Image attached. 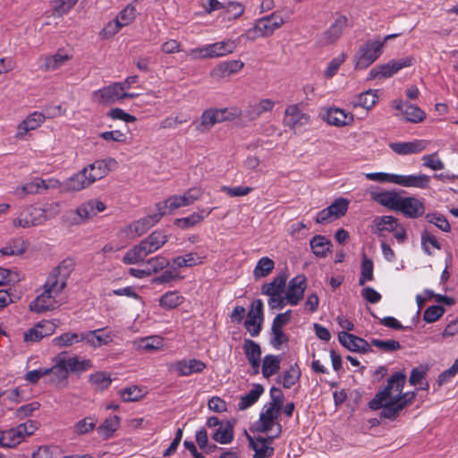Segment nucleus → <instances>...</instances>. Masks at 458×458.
<instances>
[{"label":"nucleus","instance_id":"obj_53","mask_svg":"<svg viewBox=\"0 0 458 458\" xmlns=\"http://www.w3.org/2000/svg\"><path fill=\"white\" fill-rule=\"evenodd\" d=\"M242 348L248 361L253 360V359H260L261 348L259 344L253 340L245 339Z\"/></svg>","mask_w":458,"mask_h":458},{"label":"nucleus","instance_id":"obj_46","mask_svg":"<svg viewBox=\"0 0 458 458\" xmlns=\"http://www.w3.org/2000/svg\"><path fill=\"white\" fill-rule=\"evenodd\" d=\"M403 114L405 115V120L407 122L413 123L422 122L426 117V114L423 110L417 106L409 103H405Z\"/></svg>","mask_w":458,"mask_h":458},{"label":"nucleus","instance_id":"obj_9","mask_svg":"<svg viewBox=\"0 0 458 458\" xmlns=\"http://www.w3.org/2000/svg\"><path fill=\"white\" fill-rule=\"evenodd\" d=\"M57 185V180L49 179L43 180L40 178H35L33 181L17 187L13 194L20 199H23L25 196L29 194H38L43 193L45 191L48 189H54Z\"/></svg>","mask_w":458,"mask_h":458},{"label":"nucleus","instance_id":"obj_26","mask_svg":"<svg viewBox=\"0 0 458 458\" xmlns=\"http://www.w3.org/2000/svg\"><path fill=\"white\" fill-rule=\"evenodd\" d=\"M400 198H401V194L394 191L371 192V199L375 202L387 208L388 209H390L392 211H395Z\"/></svg>","mask_w":458,"mask_h":458},{"label":"nucleus","instance_id":"obj_44","mask_svg":"<svg viewBox=\"0 0 458 458\" xmlns=\"http://www.w3.org/2000/svg\"><path fill=\"white\" fill-rule=\"evenodd\" d=\"M184 298L176 292H167L159 299V305L165 309H175L183 302Z\"/></svg>","mask_w":458,"mask_h":458},{"label":"nucleus","instance_id":"obj_49","mask_svg":"<svg viewBox=\"0 0 458 458\" xmlns=\"http://www.w3.org/2000/svg\"><path fill=\"white\" fill-rule=\"evenodd\" d=\"M216 124L214 109H208L203 112L200 117V123L196 125V130L201 132L209 131Z\"/></svg>","mask_w":458,"mask_h":458},{"label":"nucleus","instance_id":"obj_14","mask_svg":"<svg viewBox=\"0 0 458 458\" xmlns=\"http://www.w3.org/2000/svg\"><path fill=\"white\" fill-rule=\"evenodd\" d=\"M307 288V279L304 275H298L290 280L285 293L286 302L295 306L304 296Z\"/></svg>","mask_w":458,"mask_h":458},{"label":"nucleus","instance_id":"obj_13","mask_svg":"<svg viewBox=\"0 0 458 458\" xmlns=\"http://www.w3.org/2000/svg\"><path fill=\"white\" fill-rule=\"evenodd\" d=\"M395 212H401L407 218H418L425 213V205L415 197H402Z\"/></svg>","mask_w":458,"mask_h":458},{"label":"nucleus","instance_id":"obj_32","mask_svg":"<svg viewBox=\"0 0 458 458\" xmlns=\"http://www.w3.org/2000/svg\"><path fill=\"white\" fill-rule=\"evenodd\" d=\"M275 102L269 98L260 100L258 104L250 106L244 112V116L253 121L262 115L263 113L270 112L274 108Z\"/></svg>","mask_w":458,"mask_h":458},{"label":"nucleus","instance_id":"obj_52","mask_svg":"<svg viewBox=\"0 0 458 458\" xmlns=\"http://www.w3.org/2000/svg\"><path fill=\"white\" fill-rule=\"evenodd\" d=\"M370 344L380 349L384 352H394L402 348L400 343L396 340H379L376 338H372L370 340Z\"/></svg>","mask_w":458,"mask_h":458},{"label":"nucleus","instance_id":"obj_61","mask_svg":"<svg viewBox=\"0 0 458 458\" xmlns=\"http://www.w3.org/2000/svg\"><path fill=\"white\" fill-rule=\"evenodd\" d=\"M56 367H57V364H55L49 369L40 368L38 369L30 370L26 373L25 379L28 382H30V384H36L39 380L40 377H45V376L49 375L50 373L54 372Z\"/></svg>","mask_w":458,"mask_h":458},{"label":"nucleus","instance_id":"obj_40","mask_svg":"<svg viewBox=\"0 0 458 458\" xmlns=\"http://www.w3.org/2000/svg\"><path fill=\"white\" fill-rule=\"evenodd\" d=\"M374 224L377 228L376 233L379 235H381L382 231L394 232L400 225L397 218L393 216H377L374 219Z\"/></svg>","mask_w":458,"mask_h":458},{"label":"nucleus","instance_id":"obj_63","mask_svg":"<svg viewBox=\"0 0 458 458\" xmlns=\"http://www.w3.org/2000/svg\"><path fill=\"white\" fill-rule=\"evenodd\" d=\"M122 27L130 24L135 19V8L132 5H127L123 9L115 18Z\"/></svg>","mask_w":458,"mask_h":458},{"label":"nucleus","instance_id":"obj_59","mask_svg":"<svg viewBox=\"0 0 458 458\" xmlns=\"http://www.w3.org/2000/svg\"><path fill=\"white\" fill-rule=\"evenodd\" d=\"M204 219V216L199 213H192L191 216L182 218H176L174 225L182 229H187L196 225Z\"/></svg>","mask_w":458,"mask_h":458},{"label":"nucleus","instance_id":"obj_2","mask_svg":"<svg viewBox=\"0 0 458 458\" xmlns=\"http://www.w3.org/2000/svg\"><path fill=\"white\" fill-rule=\"evenodd\" d=\"M168 241V236L162 231H154L145 240L130 249L123 258L126 265L138 264L150 253L160 249Z\"/></svg>","mask_w":458,"mask_h":458},{"label":"nucleus","instance_id":"obj_16","mask_svg":"<svg viewBox=\"0 0 458 458\" xmlns=\"http://www.w3.org/2000/svg\"><path fill=\"white\" fill-rule=\"evenodd\" d=\"M89 177L94 183L97 180H100L106 177L110 171L115 169L117 167V161L113 157H108L106 159L96 160L92 164L88 166Z\"/></svg>","mask_w":458,"mask_h":458},{"label":"nucleus","instance_id":"obj_4","mask_svg":"<svg viewBox=\"0 0 458 458\" xmlns=\"http://www.w3.org/2000/svg\"><path fill=\"white\" fill-rule=\"evenodd\" d=\"M55 213L50 208H42L34 205L26 207L19 215L14 218L13 225L15 227L30 228L42 225L47 220L54 218Z\"/></svg>","mask_w":458,"mask_h":458},{"label":"nucleus","instance_id":"obj_1","mask_svg":"<svg viewBox=\"0 0 458 458\" xmlns=\"http://www.w3.org/2000/svg\"><path fill=\"white\" fill-rule=\"evenodd\" d=\"M405 382L406 374L403 371L394 373L387 379V384L384 388L378 391L369 401V409L372 411L381 410L379 413L381 419L395 420L404 408L394 396H392V391L394 390L400 394L403 389Z\"/></svg>","mask_w":458,"mask_h":458},{"label":"nucleus","instance_id":"obj_55","mask_svg":"<svg viewBox=\"0 0 458 458\" xmlns=\"http://www.w3.org/2000/svg\"><path fill=\"white\" fill-rule=\"evenodd\" d=\"M348 206L349 200L340 197L336 199L330 206H328V208L334 215V218L338 219L346 214Z\"/></svg>","mask_w":458,"mask_h":458},{"label":"nucleus","instance_id":"obj_12","mask_svg":"<svg viewBox=\"0 0 458 458\" xmlns=\"http://www.w3.org/2000/svg\"><path fill=\"white\" fill-rule=\"evenodd\" d=\"M276 426L277 433L275 436L268 437L267 438H265L263 437H258L256 438L257 442L262 444L260 447L254 441V439L246 432V437L249 440V445L255 452L253 458H268L274 454V448L271 446H267V444L271 443L274 438H276L281 435L282 426L280 423H276Z\"/></svg>","mask_w":458,"mask_h":458},{"label":"nucleus","instance_id":"obj_45","mask_svg":"<svg viewBox=\"0 0 458 458\" xmlns=\"http://www.w3.org/2000/svg\"><path fill=\"white\" fill-rule=\"evenodd\" d=\"M274 267L275 262L273 259L268 257L261 258L254 268L253 275L256 278L265 277L272 272Z\"/></svg>","mask_w":458,"mask_h":458},{"label":"nucleus","instance_id":"obj_6","mask_svg":"<svg viewBox=\"0 0 458 458\" xmlns=\"http://www.w3.org/2000/svg\"><path fill=\"white\" fill-rule=\"evenodd\" d=\"M57 284V276L52 275L50 280L44 285V292L30 302L29 308L30 311L41 313L54 309L55 303L53 291Z\"/></svg>","mask_w":458,"mask_h":458},{"label":"nucleus","instance_id":"obj_42","mask_svg":"<svg viewBox=\"0 0 458 458\" xmlns=\"http://www.w3.org/2000/svg\"><path fill=\"white\" fill-rule=\"evenodd\" d=\"M120 425V418L116 415L106 418L105 421L98 428V432L104 436L105 439L110 438L117 430Z\"/></svg>","mask_w":458,"mask_h":458},{"label":"nucleus","instance_id":"obj_28","mask_svg":"<svg viewBox=\"0 0 458 458\" xmlns=\"http://www.w3.org/2000/svg\"><path fill=\"white\" fill-rule=\"evenodd\" d=\"M412 64V57L408 56L398 60H391L386 64H380L381 78H389L403 68Z\"/></svg>","mask_w":458,"mask_h":458},{"label":"nucleus","instance_id":"obj_11","mask_svg":"<svg viewBox=\"0 0 458 458\" xmlns=\"http://www.w3.org/2000/svg\"><path fill=\"white\" fill-rule=\"evenodd\" d=\"M92 184L88 175V167H84L64 182L59 183V193L80 191Z\"/></svg>","mask_w":458,"mask_h":458},{"label":"nucleus","instance_id":"obj_22","mask_svg":"<svg viewBox=\"0 0 458 458\" xmlns=\"http://www.w3.org/2000/svg\"><path fill=\"white\" fill-rule=\"evenodd\" d=\"M284 123L292 129L296 126L305 125L310 122V115L302 113L298 105L288 106L284 111Z\"/></svg>","mask_w":458,"mask_h":458},{"label":"nucleus","instance_id":"obj_8","mask_svg":"<svg viewBox=\"0 0 458 458\" xmlns=\"http://www.w3.org/2000/svg\"><path fill=\"white\" fill-rule=\"evenodd\" d=\"M263 320V302L261 300L258 299L251 304L244 322V327L250 332L251 336H257L259 335Z\"/></svg>","mask_w":458,"mask_h":458},{"label":"nucleus","instance_id":"obj_64","mask_svg":"<svg viewBox=\"0 0 458 458\" xmlns=\"http://www.w3.org/2000/svg\"><path fill=\"white\" fill-rule=\"evenodd\" d=\"M96 427V420L91 417H86L83 420L78 421L75 426V432L78 435H84L94 429Z\"/></svg>","mask_w":458,"mask_h":458},{"label":"nucleus","instance_id":"obj_60","mask_svg":"<svg viewBox=\"0 0 458 458\" xmlns=\"http://www.w3.org/2000/svg\"><path fill=\"white\" fill-rule=\"evenodd\" d=\"M445 313V308L440 305L429 306L423 314V320L427 323H433L438 320Z\"/></svg>","mask_w":458,"mask_h":458},{"label":"nucleus","instance_id":"obj_21","mask_svg":"<svg viewBox=\"0 0 458 458\" xmlns=\"http://www.w3.org/2000/svg\"><path fill=\"white\" fill-rule=\"evenodd\" d=\"M427 142L423 140H415L410 142H391L389 148L398 155L417 154L424 150Z\"/></svg>","mask_w":458,"mask_h":458},{"label":"nucleus","instance_id":"obj_33","mask_svg":"<svg viewBox=\"0 0 458 458\" xmlns=\"http://www.w3.org/2000/svg\"><path fill=\"white\" fill-rule=\"evenodd\" d=\"M29 242L19 237L10 240L6 245L0 249L3 256H21L26 252Z\"/></svg>","mask_w":458,"mask_h":458},{"label":"nucleus","instance_id":"obj_18","mask_svg":"<svg viewBox=\"0 0 458 458\" xmlns=\"http://www.w3.org/2000/svg\"><path fill=\"white\" fill-rule=\"evenodd\" d=\"M56 328V325L52 321H43L38 323L37 327H32L23 334L24 342H38L43 337L52 335Z\"/></svg>","mask_w":458,"mask_h":458},{"label":"nucleus","instance_id":"obj_24","mask_svg":"<svg viewBox=\"0 0 458 458\" xmlns=\"http://www.w3.org/2000/svg\"><path fill=\"white\" fill-rule=\"evenodd\" d=\"M45 121V115L41 113L35 112L28 115L22 122L17 126V131L15 137L22 139L27 132L32 130H36Z\"/></svg>","mask_w":458,"mask_h":458},{"label":"nucleus","instance_id":"obj_30","mask_svg":"<svg viewBox=\"0 0 458 458\" xmlns=\"http://www.w3.org/2000/svg\"><path fill=\"white\" fill-rule=\"evenodd\" d=\"M286 280V273H279L270 283L264 284L262 285V294L268 296L280 295L285 288Z\"/></svg>","mask_w":458,"mask_h":458},{"label":"nucleus","instance_id":"obj_48","mask_svg":"<svg viewBox=\"0 0 458 458\" xmlns=\"http://www.w3.org/2000/svg\"><path fill=\"white\" fill-rule=\"evenodd\" d=\"M373 268L374 265L372 259L364 254L362 257L360 276L359 279L360 285H364L366 281H372L374 279Z\"/></svg>","mask_w":458,"mask_h":458},{"label":"nucleus","instance_id":"obj_37","mask_svg":"<svg viewBox=\"0 0 458 458\" xmlns=\"http://www.w3.org/2000/svg\"><path fill=\"white\" fill-rule=\"evenodd\" d=\"M212 438L222 445L230 444L233 440V424L231 421H226L225 426H220L214 432Z\"/></svg>","mask_w":458,"mask_h":458},{"label":"nucleus","instance_id":"obj_57","mask_svg":"<svg viewBox=\"0 0 458 458\" xmlns=\"http://www.w3.org/2000/svg\"><path fill=\"white\" fill-rule=\"evenodd\" d=\"M169 264L170 262L166 258L157 256L148 259L146 267L147 270L149 271L150 276L151 274L157 273L158 271L167 267Z\"/></svg>","mask_w":458,"mask_h":458},{"label":"nucleus","instance_id":"obj_50","mask_svg":"<svg viewBox=\"0 0 458 458\" xmlns=\"http://www.w3.org/2000/svg\"><path fill=\"white\" fill-rule=\"evenodd\" d=\"M89 382L92 383L98 390L103 391L109 387L112 379L106 372L98 371L89 376Z\"/></svg>","mask_w":458,"mask_h":458},{"label":"nucleus","instance_id":"obj_19","mask_svg":"<svg viewBox=\"0 0 458 458\" xmlns=\"http://www.w3.org/2000/svg\"><path fill=\"white\" fill-rule=\"evenodd\" d=\"M202 195V189L199 187H193L189 189L183 195L177 196L174 195L169 197L170 210L173 211L175 208L181 207H186L192 204L195 200L199 199Z\"/></svg>","mask_w":458,"mask_h":458},{"label":"nucleus","instance_id":"obj_5","mask_svg":"<svg viewBox=\"0 0 458 458\" xmlns=\"http://www.w3.org/2000/svg\"><path fill=\"white\" fill-rule=\"evenodd\" d=\"M384 42L368 40L360 46L355 54V69L363 70L372 64L381 55Z\"/></svg>","mask_w":458,"mask_h":458},{"label":"nucleus","instance_id":"obj_56","mask_svg":"<svg viewBox=\"0 0 458 458\" xmlns=\"http://www.w3.org/2000/svg\"><path fill=\"white\" fill-rule=\"evenodd\" d=\"M244 6L239 2H228L224 7V15L228 20H235L242 15Z\"/></svg>","mask_w":458,"mask_h":458},{"label":"nucleus","instance_id":"obj_35","mask_svg":"<svg viewBox=\"0 0 458 458\" xmlns=\"http://www.w3.org/2000/svg\"><path fill=\"white\" fill-rule=\"evenodd\" d=\"M162 214L156 213L154 215H148L138 221H135L131 225V229L133 230L138 236L145 233L149 228L154 226L161 219Z\"/></svg>","mask_w":458,"mask_h":458},{"label":"nucleus","instance_id":"obj_39","mask_svg":"<svg viewBox=\"0 0 458 458\" xmlns=\"http://www.w3.org/2000/svg\"><path fill=\"white\" fill-rule=\"evenodd\" d=\"M264 392V387L260 384H255L252 389L245 395L241 397L238 404L239 410L243 411L254 404Z\"/></svg>","mask_w":458,"mask_h":458},{"label":"nucleus","instance_id":"obj_41","mask_svg":"<svg viewBox=\"0 0 458 458\" xmlns=\"http://www.w3.org/2000/svg\"><path fill=\"white\" fill-rule=\"evenodd\" d=\"M280 369V358L276 355L268 354L263 359L262 374L266 378L276 374Z\"/></svg>","mask_w":458,"mask_h":458},{"label":"nucleus","instance_id":"obj_29","mask_svg":"<svg viewBox=\"0 0 458 458\" xmlns=\"http://www.w3.org/2000/svg\"><path fill=\"white\" fill-rule=\"evenodd\" d=\"M310 246L313 254L318 258H326L332 251L331 241L321 234L313 236L310 241Z\"/></svg>","mask_w":458,"mask_h":458},{"label":"nucleus","instance_id":"obj_17","mask_svg":"<svg viewBox=\"0 0 458 458\" xmlns=\"http://www.w3.org/2000/svg\"><path fill=\"white\" fill-rule=\"evenodd\" d=\"M125 89L123 83L114 82L94 92L99 104H113L121 99L122 91Z\"/></svg>","mask_w":458,"mask_h":458},{"label":"nucleus","instance_id":"obj_34","mask_svg":"<svg viewBox=\"0 0 458 458\" xmlns=\"http://www.w3.org/2000/svg\"><path fill=\"white\" fill-rule=\"evenodd\" d=\"M23 440L17 427L0 431V446L2 447L13 448Z\"/></svg>","mask_w":458,"mask_h":458},{"label":"nucleus","instance_id":"obj_43","mask_svg":"<svg viewBox=\"0 0 458 458\" xmlns=\"http://www.w3.org/2000/svg\"><path fill=\"white\" fill-rule=\"evenodd\" d=\"M172 263L174 267H190L202 263V258L195 252H190L182 256H178L172 259Z\"/></svg>","mask_w":458,"mask_h":458},{"label":"nucleus","instance_id":"obj_51","mask_svg":"<svg viewBox=\"0 0 458 458\" xmlns=\"http://www.w3.org/2000/svg\"><path fill=\"white\" fill-rule=\"evenodd\" d=\"M163 345V339L157 335L143 338L139 343V349L146 352H151L160 349Z\"/></svg>","mask_w":458,"mask_h":458},{"label":"nucleus","instance_id":"obj_10","mask_svg":"<svg viewBox=\"0 0 458 458\" xmlns=\"http://www.w3.org/2000/svg\"><path fill=\"white\" fill-rule=\"evenodd\" d=\"M235 44L233 41L216 42L204 48L194 49L191 55L194 57L213 58L225 55L233 52Z\"/></svg>","mask_w":458,"mask_h":458},{"label":"nucleus","instance_id":"obj_3","mask_svg":"<svg viewBox=\"0 0 458 458\" xmlns=\"http://www.w3.org/2000/svg\"><path fill=\"white\" fill-rule=\"evenodd\" d=\"M93 367L89 359H81L79 356H67V352L59 353V387L68 386L69 375L79 377Z\"/></svg>","mask_w":458,"mask_h":458},{"label":"nucleus","instance_id":"obj_62","mask_svg":"<svg viewBox=\"0 0 458 458\" xmlns=\"http://www.w3.org/2000/svg\"><path fill=\"white\" fill-rule=\"evenodd\" d=\"M120 394L123 402H136L143 397L142 390L136 386L126 387Z\"/></svg>","mask_w":458,"mask_h":458},{"label":"nucleus","instance_id":"obj_20","mask_svg":"<svg viewBox=\"0 0 458 458\" xmlns=\"http://www.w3.org/2000/svg\"><path fill=\"white\" fill-rule=\"evenodd\" d=\"M393 183L404 187H415L419 189H427L429 185L430 177L427 174L418 175H400L395 174L393 177Z\"/></svg>","mask_w":458,"mask_h":458},{"label":"nucleus","instance_id":"obj_31","mask_svg":"<svg viewBox=\"0 0 458 458\" xmlns=\"http://www.w3.org/2000/svg\"><path fill=\"white\" fill-rule=\"evenodd\" d=\"M347 21L348 20L344 15H340L335 19V22L323 33L327 44L335 42L341 37Z\"/></svg>","mask_w":458,"mask_h":458},{"label":"nucleus","instance_id":"obj_15","mask_svg":"<svg viewBox=\"0 0 458 458\" xmlns=\"http://www.w3.org/2000/svg\"><path fill=\"white\" fill-rule=\"evenodd\" d=\"M339 343L351 352L368 353L372 352L370 344L365 339L354 335L347 332H340L338 334Z\"/></svg>","mask_w":458,"mask_h":458},{"label":"nucleus","instance_id":"obj_36","mask_svg":"<svg viewBox=\"0 0 458 458\" xmlns=\"http://www.w3.org/2000/svg\"><path fill=\"white\" fill-rule=\"evenodd\" d=\"M88 218V213L81 204L76 209L66 212L62 217V222L64 225L71 226L80 225Z\"/></svg>","mask_w":458,"mask_h":458},{"label":"nucleus","instance_id":"obj_38","mask_svg":"<svg viewBox=\"0 0 458 458\" xmlns=\"http://www.w3.org/2000/svg\"><path fill=\"white\" fill-rule=\"evenodd\" d=\"M377 89H369L360 93L357 96V100L352 102L353 106H360L367 110L371 109L377 101Z\"/></svg>","mask_w":458,"mask_h":458},{"label":"nucleus","instance_id":"obj_7","mask_svg":"<svg viewBox=\"0 0 458 458\" xmlns=\"http://www.w3.org/2000/svg\"><path fill=\"white\" fill-rule=\"evenodd\" d=\"M284 23L283 17L276 13H273L270 15L265 16L259 19L253 29L249 30L248 33L259 32V37H269L274 31L280 28Z\"/></svg>","mask_w":458,"mask_h":458},{"label":"nucleus","instance_id":"obj_47","mask_svg":"<svg viewBox=\"0 0 458 458\" xmlns=\"http://www.w3.org/2000/svg\"><path fill=\"white\" fill-rule=\"evenodd\" d=\"M301 372L299 366L295 363L291 365L290 369L284 372L283 386L286 389L295 385L301 377Z\"/></svg>","mask_w":458,"mask_h":458},{"label":"nucleus","instance_id":"obj_54","mask_svg":"<svg viewBox=\"0 0 458 458\" xmlns=\"http://www.w3.org/2000/svg\"><path fill=\"white\" fill-rule=\"evenodd\" d=\"M428 223L434 224L443 232L448 233L451 230L450 224L446 217L439 213H428L425 216Z\"/></svg>","mask_w":458,"mask_h":458},{"label":"nucleus","instance_id":"obj_27","mask_svg":"<svg viewBox=\"0 0 458 458\" xmlns=\"http://www.w3.org/2000/svg\"><path fill=\"white\" fill-rule=\"evenodd\" d=\"M280 411L268 407L264 412H261L259 420L256 422L255 429L260 433L268 432L275 425V420L279 417Z\"/></svg>","mask_w":458,"mask_h":458},{"label":"nucleus","instance_id":"obj_23","mask_svg":"<svg viewBox=\"0 0 458 458\" xmlns=\"http://www.w3.org/2000/svg\"><path fill=\"white\" fill-rule=\"evenodd\" d=\"M244 66L241 60H230L217 64L211 72V76L216 79L229 77L240 72Z\"/></svg>","mask_w":458,"mask_h":458},{"label":"nucleus","instance_id":"obj_25","mask_svg":"<svg viewBox=\"0 0 458 458\" xmlns=\"http://www.w3.org/2000/svg\"><path fill=\"white\" fill-rule=\"evenodd\" d=\"M323 119L327 121L328 124L337 127L349 125L353 122L352 114H348L340 108H329Z\"/></svg>","mask_w":458,"mask_h":458},{"label":"nucleus","instance_id":"obj_58","mask_svg":"<svg viewBox=\"0 0 458 458\" xmlns=\"http://www.w3.org/2000/svg\"><path fill=\"white\" fill-rule=\"evenodd\" d=\"M429 245H431L432 247H434L437 250H441V245L438 242L437 239L433 234H431L428 231L424 230L421 233V246H422L423 250L428 255H432V252L429 249Z\"/></svg>","mask_w":458,"mask_h":458}]
</instances>
